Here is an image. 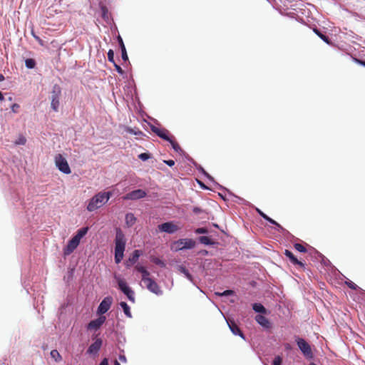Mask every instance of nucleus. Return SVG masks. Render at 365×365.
Returning <instances> with one entry per match:
<instances>
[{"label": "nucleus", "mask_w": 365, "mask_h": 365, "mask_svg": "<svg viewBox=\"0 0 365 365\" xmlns=\"http://www.w3.org/2000/svg\"><path fill=\"white\" fill-rule=\"evenodd\" d=\"M212 225L216 228H219V225L217 223L213 222Z\"/></svg>", "instance_id": "nucleus-52"}, {"label": "nucleus", "mask_w": 365, "mask_h": 365, "mask_svg": "<svg viewBox=\"0 0 365 365\" xmlns=\"http://www.w3.org/2000/svg\"><path fill=\"white\" fill-rule=\"evenodd\" d=\"M192 213L197 216H198L200 219H206L208 218V213L205 210H203L199 207H193Z\"/></svg>", "instance_id": "nucleus-18"}, {"label": "nucleus", "mask_w": 365, "mask_h": 365, "mask_svg": "<svg viewBox=\"0 0 365 365\" xmlns=\"http://www.w3.org/2000/svg\"><path fill=\"white\" fill-rule=\"evenodd\" d=\"M199 241L200 243H202L203 245H211L215 244V242L210 237H208L207 236L200 237Z\"/></svg>", "instance_id": "nucleus-27"}, {"label": "nucleus", "mask_w": 365, "mask_h": 365, "mask_svg": "<svg viewBox=\"0 0 365 365\" xmlns=\"http://www.w3.org/2000/svg\"><path fill=\"white\" fill-rule=\"evenodd\" d=\"M258 210V212L259 213V215H261L264 219H265V220H266V219L267 218V217H268V216H267V215H266L264 212H262V211H260V210Z\"/></svg>", "instance_id": "nucleus-48"}, {"label": "nucleus", "mask_w": 365, "mask_h": 365, "mask_svg": "<svg viewBox=\"0 0 365 365\" xmlns=\"http://www.w3.org/2000/svg\"><path fill=\"white\" fill-rule=\"evenodd\" d=\"M207 230H196V232H197V233H199V234H205V233H207Z\"/></svg>", "instance_id": "nucleus-47"}, {"label": "nucleus", "mask_w": 365, "mask_h": 365, "mask_svg": "<svg viewBox=\"0 0 365 365\" xmlns=\"http://www.w3.org/2000/svg\"><path fill=\"white\" fill-rule=\"evenodd\" d=\"M158 228H175L172 222H165L158 226Z\"/></svg>", "instance_id": "nucleus-31"}, {"label": "nucleus", "mask_w": 365, "mask_h": 365, "mask_svg": "<svg viewBox=\"0 0 365 365\" xmlns=\"http://www.w3.org/2000/svg\"><path fill=\"white\" fill-rule=\"evenodd\" d=\"M284 255L286 257H287L289 259V261L294 264V265H296V266H299V267L302 268V269H304L305 268V264L299 261L294 255V254L288 250H285L284 251Z\"/></svg>", "instance_id": "nucleus-14"}, {"label": "nucleus", "mask_w": 365, "mask_h": 365, "mask_svg": "<svg viewBox=\"0 0 365 365\" xmlns=\"http://www.w3.org/2000/svg\"><path fill=\"white\" fill-rule=\"evenodd\" d=\"M196 242L192 239L184 238L180 239L177 241H175L172 245L171 249L175 252L185 250V249H192L195 247Z\"/></svg>", "instance_id": "nucleus-4"}, {"label": "nucleus", "mask_w": 365, "mask_h": 365, "mask_svg": "<svg viewBox=\"0 0 365 365\" xmlns=\"http://www.w3.org/2000/svg\"><path fill=\"white\" fill-rule=\"evenodd\" d=\"M112 196L110 192H100L94 195L89 201L87 210L93 212L105 205Z\"/></svg>", "instance_id": "nucleus-2"}, {"label": "nucleus", "mask_w": 365, "mask_h": 365, "mask_svg": "<svg viewBox=\"0 0 365 365\" xmlns=\"http://www.w3.org/2000/svg\"><path fill=\"white\" fill-rule=\"evenodd\" d=\"M141 252L140 250H135L133 254L130 256L128 262H126L127 267L130 264H135L138 260L139 257L140 256Z\"/></svg>", "instance_id": "nucleus-19"}, {"label": "nucleus", "mask_w": 365, "mask_h": 365, "mask_svg": "<svg viewBox=\"0 0 365 365\" xmlns=\"http://www.w3.org/2000/svg\"><path fill=\"white\" fill-rule=\"evenodd\" d=\"M152 131L155 133L158 136L161 138L165 140H170V132L165 128H160L156 126H153L151 128Z\"/></svg>", "instance_id": "nucleus-12"}, {"label": "nucleus", "mask_w": 365, "mask_h": 365, "mask_svg": "<svg viewBox=\"0 0 365 365\" xmlns=\"http://www.w3.org/2000/svg\"><path fill=\"white\" fill-rule=\"evenodd\" d=\"M255 320L258 324H259L261 326H262L264 328H269L270 327V322L262 314H257L255 317Z\"/></svg>", "instance_id": "nucleus-17"}, {"label": "nucleus", "mask_w": 365, "mask_h": 365, "mask_svg": "<svg viewBox=\"0 0 365 365\" xmlns=\"http://www.w3.org/2000/svg\"><path fill=\"white\" fill-rule=\"evenodd\" d=\"M114 66H115V70L117 71V72L120 74H123L124 72H123V70L122 69V68L116 64L115 63H114Z\"/></svg>", "instance_id": "nucleus-41"}, {"label": "nucleus", "mask_w": 365, "mask_h": 365, "mask_svg": "<svg viewBox=\"0 0 365 365\" xmlns=\"http://www.w3.org/2000/svg\"><path fill=\"white\" fill-rule=\"evenodd\" d=\"M313 31L325 43H327V44H330V39H329V38L327 36L324 34L322 32H321L317 29H314Z\"/></svg>", "instance_id": "nucleus-23"}, {"label": "nucleus", "mask_w": 365, "mask_h": 365, "mask_svg": "<svg viewBox=\"0 0 365 365\" xmlns=\"http://www.w3.org/2000/svg\"><path fill=\"white\" fill-rule=\"evenodd\" d=\"M282 362V359L279 356H277L274 357L273 360V365H281Z\"/></svg>", "instance_id": "nucleus-35"}, {"label": "nucleus", "mask_w": 365, "mask_h": 365, "mask_svg": "<svg viewBox=\"0 0 365 365\" xmlns=\"http://www.w3.org/2000/svg\"><path fill=\"white\" fill-rule=\"evenodd\" d=\"M175 230H160V231H165L168 233H173Z\"/></svg>", "instance_id": "nucleus-49"}, {"label": "nucleus", "mask_w": 365, "mask_h": 365, "mask_svg": "<svg viewBox=\"0 0 365 365\" xmlns=\"http://www.w3.org/2000/svg\"><path fill=\"white\" fill-rule=\"evenodd\" d=\"M105 321L106 317H100L95 320L91 321L87 326V329L89 330H97L105 322Z\"/></svg>", "instance_id": "nucleus-13"}, {"label": "nucleus", "mask_w": 365, "mask_h": 365, "mask_svg": "<svg viewBox=\"0 0 365 365\" xmlns=\"http://www.w3.org/2000/svg\"><path fill=\"white\" fill-rule=\"evenodd\" d=\"M135 221H136V217L134 216V215L133 213H128L125 215V222L128 227L133 226L134 224L135 223Z\"/></svg>", "instance_id": "nucleus-20"}, {"label": "nucleus", "mask_w": 365, "mask_h": 365, "mask_svg": "<svg viewBox=\"0 0 365 365\" xmlns=\"http://www.w3.org/2000/svg\"><path fill=\"white\" fill-rule=\"evenodd\" d=\"M252 309L258 313L264 314L266 312V309L264 307L259 303H255L252 305Z\"/></svg>", "instance_id": "nucleus-25"}, {"label": "nucleus", "mask_w": 365, "mask_h": 365, "mask_svg": "<svg viewBox=\"0 0 365 365\" xmlns=\"http://www.w3.org/2000/svg\"><path fill=\"white\" fill-rule=\"evenodd\" d=\"M135 269L140 273H142V281L145 279V278H148L150 273L148 272V270L145 269V267L143 266L137 265L135 267Z\"/></svg>", "instance_id": "nucleus-21"}, {"label": "nucleus", "mask_w": 365, "mask_h": 365, "mask_svg": "<svg viewBox=\"0 0 365 365\" xmlns=\"http://www.w3.org/2000/svg\"><path fill=\"white\" fill-rule=\"evenodd\" d=\"M103 341L101 339H97L92 343L87 349V353L89 354H96L101 349Z\"/></svg>", "instance_id": "nucleus-16"}, {"label": "nucleus", "mask_w": 365, "mask_h": 365, "mask_svg": "<svg viewBox=\"0 0 365 365\" xmlns=\"http://www.w3.org/2000/svg\"><path fill=\"white\" fill-rule=\"evenodd\" d=\"M143 282L145 284L147 289L150 291L151 292L159 295L162 294L163 292L160 289L158 284L156 283L155 281H154L150 277L145 278V279L143 281Z\"/></svg>", "instance_id": "nucleus-9"}, {"label": "nucleus", "mask_w": 365, "mask_h": 365, "mask_svg": "<svg viewBox=\"0 0 365 365\" xmlns=\"http://www.w3.org/2000/svg\"><path fill=\"white\" fill-rule=\"evenodd\" d=\"M266 220L269 221L270 223H272V225L277 226L278 228H283L282 227H281V225L277 223L276 221H274V220L271 219L270 217H267V218L266 219Z\"/></svg>", "instance_id": "nucleus-39"}, {"label": "nucleus", "mask_w": 365, "mask_h": 365, "mask_svg": "<svg viewBox=\"0 0 365 365\" xmlns=\"http://www.w3.org/2000/svg\"><path fill=\"white\" fill-rule=\"evenodd\" d=\"M227 324L229 326L230 329L235 335H238L242 339H245L244 334L238 325L235 322L234 320L227 319Z\"/></svg>", "instance_id": "nucleus-15"}, {"label": "nucleus", "mask_w": 365, "mask_h": 365, "mask_svg": "<svg viewBox=\"0 0 365 365\" xmlns=\"http://www.w3.org/2000/svg\"><path fill=\"white\" fill-rule=\"evenodd\" d=\"M114 365H120V364L117 360H115L114 362Z\"/></svg>", "instance_id": "nucleus-54"}, {"label": "nucleus", "mask_w": 365, "mask_h": 365, "mask_svg": "<svg viewBox=\"0 0 365 365\" xmlns=\"http://www.w3.org/2000/svg\"><path fill=\"white\" fill-rule=\"evenodd\" d=\"M203 173H205V175H207L208 178H210V176L209 175V174H207V173H205V171L203 170Z\"/></svg>", "instance_id": "nucleus-55"}, {"label": "nucleus", "mask_w": 365, "mask_h": 365, "mask_svg": "<svg viewBox=\"0 0 365 365\" xmlns=\"http://www.w3.org/2000/svg\"><path fill=\"white\" fill-rule=\"evenodd\" d=\"M178 269V271L180 272L181 273H182L187 279H189L191 282L192 281V276L190 274L188 269H187L183 266H179Z\"/></svg>", "instance_id": "nucleus-24"}, {"label": "nucleus", "mask_w": 365, "mask_h": 365, "mask_svg": "<svg viewBox=\"0 0 365 365\" xmlns=\"http://www.w3.org/2000/svg\"><path fill=\"white\" fill-rule=\"evenodd\" d=\"M113 303V298L111 297H105L103 301L101 302L98 308V313L100 314H103L108 311L111 304Z\"/></svg>", "instance_id": "nucleus-10"}, {"label": "nucleus", "mask_w": 365, "mask_h": 365, "mask_svg": "<svg viewBox=\"0 0 365 365\" xmlns=\"http://www.w3.org/2000/svg\"><path fill=\"white\" fill-rule=\"evenodd\" d=\"M99 365H108V359L107 358H104Z\"/></svg>", "instance_id": "nucleus-45"}, {"label": "nucleus", "mask_w": 365, "mask_h": 365, "mask_svg": "<svg viewBox=\"0 0 365 365\" xmlns=\"http://www.w3.org/2000/svg\"><path fill=\"white\" fill-rule=\"evenodd\" d=\"M359 62L361 65H363V66H365V61H359Z\"/></svg>", "instance_id": "nucleus-53"}, {"label": "nucleus", "mask_w": 365, "mask_h": 365, "mask_svg": "<svg viewBox=\"0 0 365 365\" xmlns=\"http://www.w3.org/2000/svg\"><path fill=\"white\" fill-rule=\"evenodd\" d=\"M172 145V148H173V150L177 152V153H179L180 151H181V148L180 146L179 145V144L175 140L174 138L172 136L170 138V140H168Z\"/></svg>", "instance_id": "nucleus-26"}, {"label": "nucleus", "mask_w": 365, "mask_h": 365, "mask_svg": "<svg viewBox=\"0 0 365 365\" xmlns=\"http://www.w3.org/2000/svg\"><path fill=\"white\" fill-rule=\"evenodd\" d=\"M215 294L219 296H230V295H232L234 294V291L227 289V290L224 291L222 293L216 292Z\"/></svg>", "instance_id": "nucleus-33"}, {"label": "nucleus", "mask_w": 365, "mask_h": 365, "mask_svg": "<svg viewBox=\"0 0 365 365\" xmlns=\"http://www.w3.org/2000/svg\"><path fill=\"white\" fill-rule=\"evenodd\" d=\"M309 365H317V364L314 363H310Z\"/></svg>", "instance_id": "nucleus-56"}, {"label": "nucleus", "mask_w": 365, "mask_h": 365, "mask_svg": "<svg viewBox=\"0 0 365 365\" xmlns=\"http://www.w3.org/2000/svg\"><path fill=\"white\" fill-rule=\"evenodd\" d=\"M19 108L20 106L18 103H14L11 107V110L14 113H18Z\"/></svg>", "instance_id": "nucleus-40"}, {"label": "nucleus", "mask_w": 365, "mask_h": 365, "mask_svg": "<svg viewBox=\"0 0 365 365\" xmlns=\"http://www.w3.org/2000/svg\"><path fill=\"white\" fill-rule=\"evenodd\" d=\"M347 285L349 288L356 290L357 288V285L354 284L353 282H347Z\"/></svg>", "instance_id": "nucleus-42"}, {"label": "nucleus", "mask_w": 365, "mask_h": 365, "mask_svg": "<svg viewBox=\"0 0 365 365\" xmlns=\"http://www.w3.org/2000/svg\"><path fill=\"white\" fill-rule=\"evenodd\" d=\"M164 163L170 167L175 165V161L173 160H164Z\"/></svg>", "instance_id": "nucleus-44"}, {"label": "nucleus", "mask_w": 365, "mask_h": 365, "mask_svg": "<svg viewBox=\"0 0 365 365\" xmlns=\"http://www.w3.org/2000/svg\"><path fill=\"white\" fill-rule=\"evenodd\" d=\"M296 341H297L298 347L299 348L301 351L303 353L304 356H306L308 359H312L313 353H312L310 345L304 339H302V338H297Z\"/></svg>", "instance_id": "nucleus-8"}, {"label": "nucleus", "mask_w": 365, "mask_h": 365, "mask_svg": "<svg viewBox=\"0 0 365 365\" xmlns=\"http://www.w3.org/2000/svg\"><path fill=\"white\" fill-rule=\"evenodd\" d=\"M126 239L121 230H118L115 239V262L119 264L124 256Z\"/></svg>", "instance_id": "nucleus-1"}, {"label": "nucleus", "mask_w": 365, "mask_h": 365, "mask_svg": "<svg viewBox=\"0 0 365 365\" xmlns=\"http://www.w3.org/2000/svg\"><path fill=\"white\" fill-rule=\"evenodd\" d=\"M54 160L56 167L61 172L65 174H70L71 173L66 159L61 154H57L55 156Z\"/></svg>", "instance_id": "nucleus-6"}, {"label": "nucleus", "mask_w": 365, "mask_h": 365, "mask_svg": "<svg viewBox=\"0 0 365 365\" xmlns=\"http://www.w3.org/2000/svg\"><path fill=\"white\" fill-rule=\"evenodd\" d=\"M61 95V89L58 85H54L52 88L51 95V106L54 111L58 110L60 105L59 99Z\"/></svg>", "instance_id": "nucleus-5"}, {"label": "nucleus", "mask_w": 365, "mask_h": 365, "mask_svg": "<svg viewBox=\"0 0 365 365\" xmlns=\"http://www.w3.org/2000/svg\"><path fill=\"white\" fill-rule=\"evenodd\" d=\"M26 142V139L23 135H20L19 138L16 140L15 143L16 145H25Z\"/></svg>", "instance_id": "nucleus-32"}, {"label": "nucleus", "mask_w": 365, "mask_h": 365, "mask_svg": "<svg viewBox=\"0 0 365 365\" xmlns=\"http://www.w3.org/2000/svg\"><path fill=\"white\" fill-rule=\"evenodd\" d=\"M145 196L146 192L144 190L141 189H138L128 193L126 195L123 197V199L133 200L143 198Z\"/></svg>", "instance_id": "nucleus-11"}, {"label": "nucleus", "mask_w": 365, "mask_h": 365, "mask_svg": "<svg viewBox=\"0 0 365 365\" xmlns=\"http://www.w3.org/2000/svg\"><path fill=\"white\" fill-rule=\"evenodd\" d=\"M155 264L160 265V267H165V263L159 258L155 257L152 260Z\"/></svg>", "instance_id": "nucleus-37"}, {"label": "nucleus", "mask_w": 365, "mask_h": 365, "mask_svg": "<svg viewBox=\"0 0 365 365\" xmlns=\"http://www.w3.org/2000/svg\"><path fill=\"white\" fill-rule=\"evenodd\" d=\"M32 35L41 45L43 44V41L38 36L35 35L34 32H32Z\"/></svg>", "instance_id": "nucleus-46"}, {"label": "nucleus", "mask_w": 365, "mask_h": 365, "mask_svg": "<svg viewBox=\"0 0 365 365\" xmlns=\"http://www.w3.org/2000/svg\"><path fill=\"white\" fill-rule=\"evenodd\" d=\"M138 158L140 160L145 161V160H147L148 159L150 158V155L148 153H141V154H140L138 155Z\"/></svg>", "instance_id": "nucleus-36"}, {"label": "nucleus", "mask_w": 365, "mask_h": 365, "mask_svg": "<svg viewBox=\"0 0 365 365\" xmlns=\"http://www.w3.org/2000/svg\"><path fill=\"white\" fill-rule=\"evenodd\" d=\"M108 59L109 61L115 63L114 61V52L113 50L110 49L108 52Z\"/></svg>", "instance_id": "nucleus-34"}, {"label": "nucleus", "mask_w": 365, "mask_h": 365, "mask_svg": "<svg viewBox=\"0 0 365 365\" xmlns=\"http://www.w3.org/2000/svg\"><path fill=\"white\" fill-rule=\"evenodd\" d=\"M121 54L123 60L127 61L128 60V57L125 48H123V49L121 50Z\"/></svg>", "instance_id": "nucleus-38"}, {"label": "nucleus", "mask_w": 365, "mask_h": 365, "mask_svg": "<svg viewBox=\"0 0 365 365\" xmlns=\"http://www.w3.org/2000/svg\"><path fill=\"white\" fill-rule=\"evenodd\" d=\"M294 247L297 251H299L300 252H307V249L305 248V247L299 243H295L294 245Z\"/></svg>", "instance_id": "nucleus-30"}, {"label": "nucleus", "mask_w": 365, "mask_h": 365, "mask_svg": "<svg viewBox=\"0 0 365 365\" xmlns=\"http://www.w3.org/2000/svg\"><path fill=\"white\" fill-rule=\"evenodd\" d=\"M25 65L28 68H34L36 66V61L33 58H27L25 61Z\"/></svg>", "instance_id": "nucleus-29"}, {"label": "nucleus", "mask_w": 365, "mask_h": 365, "mask_svg": "<svg viewBox=\"0 0 365 365\" xmlns=\"http://www.w3.org/2000/svg\"><path fill=\"white\" fill-rule=\"evenodd\" d=\"M118 288L127 296L128 299L132 302H135V293L133 290L129 287L126 283V282L121 278H116Z\"/></svg>", "instance_id": "nucleus-7"}, {"label": "nucleus", "mask_w": 365, "mask_h": 365, "mask_svg": "<svg viewBox=\"0 0 365 365\" xmlns=\"http://www.w3.org/2000/svg\"><path fill=\"white\" fill-rule=\"evenodd\" d=\"M120 307L123 309L124 314L128 317V318L132 317V314L130 312V307L128 305V304L125 302H121L120 303Z\"/></svg>", "instance_id": "nucleus-22"}, {"label": "nucleus", "mask_w": 365, "mask_h": 365, "mask_svg": "<svg viewBox=\"0 0 365 365\" xmlns=\"http://www.w3.org/2000/svg\"><path fill=\"white\" fill-rule=\"evenodd\" d=\"M118 43H119L120 49L122 50L123 48H125V46L124 45V43H123V41L122 38L120 36H118Z\"/></svg>", "instance_id": "nucleus-43"}, {"label": "nucleus", "mask_w": 365, "mask_h": 365, "mask_svg": "<svg viewBox=\"0 0 365 365\" xmlns=\"http://www.w3.org/2000/svg\"><path fill=\"white\" fill-rule=\"evenodd\" d=\"M51 358H53L56 361L58 362L61 361L62 357L59 352L56 349H53L50 353Z\"/></svg>", "instance_id": "nucleus-28"}, {"label": "nucleus", "mask_w": 365, "mask_h": 365, "mask_svg": "<svg viewBox=\"0 0 365 365\" xmlns=\"http://www.w3.org/2000/svg\"><path fill=\"white\" fill-rule=\"evenodd\" d=\"M4 100V95L3 93L0 91V101H3Z\"/></svg>", "instance_id": "nucleus-50"}, {"label": "nucleus", "mask_w": 365, "mask_h": 365, "mask_svg": "<svg viewBox=\"0 0 365 365\" xmlns=\"http://www.w3.org/2000/svg\"><path fill=\"white\" fill-rule=\"evenodd\" d=\"M4 80V76L0 73V81H2Z\"/></svg>", "instance_id": "nucleus-51"}, {"label": "nucleus", "mask_w": 365, "mask_h": 365, "mask_svg": "<svg viewBox=\"0 0 365 365\" xmlns=\"http://www.w3.org/2000/svg\"><path fill=\"white\" fill-rule=\"evenodd\" d=\"M88 230H79L78 233L71 239L66 247L63 249V255H71L78 246L81 240L86 235Z\"/></svg>", "instance_id": "nucleus-3"}]
</instances>
